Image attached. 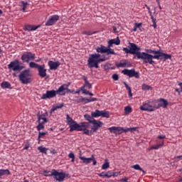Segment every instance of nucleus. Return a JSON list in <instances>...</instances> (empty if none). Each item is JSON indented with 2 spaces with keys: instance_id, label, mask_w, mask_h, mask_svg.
Here are the masks:
<instances>
[{
  "instance_id": "obj_57",
  "label": "nucleus",
  "mask_w": 182,
  "mask_h": 182,
  "mask_svg": "<svg viewBox=\"0 0 182 182\" xmlns=\"http://www.w3.org/2000/svg\"><path fill=\"white\" fill-rule=\"evenodd\" d=\"M91 159H92V166H96L97 164V161H96V159H95V156L92 155Z\"/></svg>"
},
{
  "instance_id": "obj_39",
  "label": "nucleus",
  "mask_w": 182,
  "mask_h": 182,
  "mask_svg": "<svg viewBox=\"0 0 182 182\" xmlns=\"http://www.w3.org/2000/svg\"><path fill=\"white\" fill-rule=\"evenodd\" d=\"M40 66H41V65H38L35 62H30L29 63V68H34V69H38V68Z\"/></svg>"
},
{
  "instance_id": "obj_30",
  "label": "nucleus",
  "mask_w": 182,
  "mask_h": 182,
  "mask_svg": "<svg viewBox=\"0 0 182 182\" xmlns=\"http://www.w3.org/2000/svg\"><path fill=\"white\" fill-rule=\"evenodd\" d=\"M19 6L22 7L21 11H23V12H26V6H28V2L21 1L19 2Z\"/></svg>"
},
{
  "instance_id": "obj_26",
  "label": "nucleus",
  "mask_w": 182,
  "mask_h": 182,
  "mask_svg": "<svg viewBox=\"0 0 182 182\" xmlns=\"http://www.w3.org/2000/svg\"><path fill=\"white\" fill-rule=\"evenodd\" d=\"M106 46H100V47H97L95 48L97 53H106Z\"/></svg>"
},
{
  "instance_id": "obj_48",
  "label": "nucleus",
  "mask_w": 182,
  "mask_h": 182,
  "mask_svg": "<svg viewBox=\"0 0 182 182\" xmlns=\"http://www.w3.org/2000/svg\"><path fill=\"white\" fill-rule=\"evenodd\" d=\"M125 66L126 68H132V65L129 60H125Z\"/></svg>"
},
{
  "instance_id": "obj_62",
  "label": "nucleus",
  "mask_w": 182,
  "mask_h": 182,
  "mask_svg": "<svg viewBox=\"0 0 182 182\" xmlns=\"http://www.w3.org/2000/svg\"><path fill=\"white\" fill-rule=\"evenodd\" d=\"M29 147H31V144H27L23 147V150H28V149H29Z\"/></svg>"
},
{
  "instance_id": "obj_11",
  "label": "nucleus",
  "mask_w": 182,
  "mask_h": 182,
  "mask_svg": "<svg viewBox=\"0 0 182 182\" xmlns=\"http://www.w3.org/2000/svg\"><path fill=\"white\" fill-rule=\"evenodd\" d=\"M122 73L128 76V77H135V79L140 78V73L136 71L134 68H132L131 70L124 69L123 70H122Z\"/></svg>"
},
{
  "instance_id": "obj_16",
  "label": "nucleus",
  "mask_w": 182,
  "mask_h": 182,
  "mask_svg": "<svg viewBox=\"0 0 182 182\" xmlns=\"http://www.w3.org/2000/svg\"><path fill=\"white\" fill-rule=\"evenodd\" d=\"M38 70V76H40V77H46L47 76V74H46V72H47V70L45 68V64H43L41 65H40L38 67V68H37Z\"/></svg>"
},
{
  "instance_id": "obj_10",
  "label": "nucleus",
  "mask_w": 182,
  "mask_h": 182,
  "mask_svg": "<svg viewBox=\"0 0 182 182\" xmlns=\"http://www.w3.org/2000/svg\"><path fill=\"white\" fill-rule=\"evenodd\" d=\"M36 58L35 53L29 51L24 52L21 56V59L23 63H29L31 60H33Z\"/></svg>"
},
{
  "instance_id": "obj_3",
  "label": "nucleus",
  "mask_w": 182,
  "mask_h": 182,
  "mask_svg": "<svg viewBox=\"0 0 182 182\" xmlns=\"http://www.w3.org/2000/svg\"><path fill=\"white\" fill-rule=\"evenodd\" d=\"M100 53H93L90 55V58L87 60V66L90 69L95 68V69H99V58H100Z\"/></svg>"
},
{
  "instance_id": "obj_45",
  "label": "nucleus",
  "mask_w": 182,
  "mask_h": 182,
  "mask_svg": "<svg viewBox=\"0 0 182 182\" xmlns=\"http://www.w3.org/2000/svg\"><path fill=\"white\" fill-rule=\"evenodd\" d=\"M68 157H69V159H71L72 163H73L75 161V154H73V152H70L68 154Z\"/></svg>"
},
{
  "instance_id": "obj_34",
  "label": "nucleus",
  "mask_w": 182,
  "mask_h": 182,
  "mask_svg": "<svg viewBox=\"0 0 182 182\" xmlns=\"http://www.w3.org/2000/svg\"><path fill=\"white\" fill-rule=\"evenodd\" d=\"M164 146V142H161V144L153 145L151 146V150H159V149H161V147H163Z\"/></svg>"
},
{
  "instance_id": "obj_13",
  "label": "nucleus",
  "mask_w": 182,
  "mask_h": 182,
  "mask_svg": "<svg viewBox=\"0 0 182 182\" xmlns=\"http://www.w3.org/2000/svg\"><path fill=\"white\" fill-rule=\"evenodd\" d=\"M60 16L57 14L53 15L49 17L48 21L46 22L45 26H53L59 21Z\"/></svg>"
},
{
  "instance_id": "obj_19",
  "label": "nucleus",
  "mask_w": 182,
  "mask_h": 182,
  "mask_svg": "<svg viewBox=\"0 0 182 182\" xmlns=\"http://www.w3.org/2000/svg\"><path fill=\"white\" fill-rule=\"evenodd\" d=\"M58 89H60V96H65L66 93H73L72 90H70L68 87H63V85L60 86Z\"/></svg>"
},
{
  "instance_id": "obj_21",
  "label": "nucleus",
  "mask_w": 182,
  "mask_h": 182,
  "mask_svg": "<svg viewBox=\"0 0 182 182\" xmlns=\"http://www.w3.org/2000/svg\"><path fill=\"white\" fill-rule=\"evenodd\" d=\"M113 45L119 46L120 45V38L119 37H117L116 38L111 39L108 41V48H112Z\"/></svg>"
},
{
  "instance_id": "obj_63",
  "label": "nucleus",
  "mask_w": 182,
  "mask_h": 182,
  "mask_svg": "<svg viewBox=\"0 0 182 182\" xmlns=\"http://www.w3.org/2000/svg\"><path fill=\"white\" fill-rule=\"evenodd\" d=\"M120 172H112V177H117Z\"/></svg>"
},
{
  "instance_id": "obj_44",
  "label": "nucleus",
  "mask_w": 182,
  "mask_h": 182,
  "mask_svg": "<svg viewBox=\"0 0 182 182\" xmlns=\"http://www.w3.org/2000/svg\"><path fill=\"white\" fill-rule=\"evenodd\" d=\"M150 89H151L150 85H146V84H143L142 85V90H150Z\"/></svg>"
},
{
  "instance_id": "obj_37",
  "label": "nucleus",
  "mask_w": 182,
  "mask_h": 182,
  "mask_svg": "<svg viewBox=\"0 0 182 182\" xmlns=\"http://www.w3.org/2000/svg\"><path fill=\"white\" fill-rule=\"evenodd\" d=\"M82 35H87V36H92V35H96V33H97V31H94L92 32V31H82Z\"/></svg>"
},
{
  "instance_id": "obj_31",
  "label": "nucleus",
  "mask_w": 182,
  "mask_h": 182,
  "mask_svg": "<svg viewBox=\"0 0 182 182\" xmlns=\"http://www.w3.org/2000/svg\"><path fill=\"white\" fill-rule=\"evenodd\" d=\"M112 47H109V45L107 47H106L105 53L107 55H116V53H114V50L111 48Z\"/></svg>"
},
{
  "instance_id": "obj_46",
  "label": "nucleus",
  "mask_w": 182,
  "mask_h": 182,
  "mask_svg": "<svg viewBox=\"0 0 182 182\" xmlns=\"http://www.w3.org/2000/svg\"><path fill=\"white\" fill-rule=\"evenodd\" d=\"M112 174H113V172H112V171H107L106 173H105V177L107 178H110L111 177H112Z\"/></svg>"
},
{
  "instance_id": "obj_59",
  "label": "nucleus",
  "mask_w": 182,
  "mask_h": 182,
  "mask_svg": "<svg viewBox=\"0 0 182 182\" xmlns=\"http://www.w3.org/2000/svg\"><path fill=\"white\" fill-rule=\"evenodd\" d=\"M64 106H65L64 103L57 104L56 105L57 109H62V107H63Z\"/></svg>"
},
{
  "instance_id": "obj_41",
  "label": "nucleus",
  "mask_w": 182,
  "mask_h": 182,
  "mask_svg": "<svg viewBox=\"0 0 182 182\" xmlns=\"http://www.w3.org/2000/svg\"><path fill=\"white\" fill-rule=\"evenodd\" d=\"M133 112V109H132V107L127 106L124 107V114H129Z\"/></svg>"
},
{
  "instance_id": "obj_8",
  "label": "nucleus",
  "mask_w": 182,
  "mask_h": 182,
  "mask_svg": "<svg viewBox=\"0 0 182 182\" xmlns=\"http://www.w3.org/2000/svg\"><path fill=\"white\" fill-rule=\"evenodd\" d=\"M8 69L14 72H21L23 69V66L21 65L19 60L16 59L8 65Z\"/></svg>"
},
{
  "instance_id": "obj_38",
  "label": "nucleus",
  "mask_w": 182,
  "mask_h": 182,
  "mask_svg": "<svg viewBox=\"0 0 182 182\" xmlns=\"http://www.w3.org/2000/svg\"><path fill=\"white\" fill-rule=\"evenodd\" d=\"M38 124L36 127L38 132H41V130H43L45 129V124L43 122H38Z\"/></svg>"
},
{
  "instance_id": "obj_9",
  "label": "nucleus",
  "mask_w": 182,
  "mask_h": 182,
  "mask_svg": "<svg viewBox=\"0 0 182 182\" xmlns=\"http://www.w3.org/2000/svg\"><path fill=\"white\" fill-rule=\"evenodd\" d=\"M60 89H58L57 90H47L45 94H43L41 96L42 100H46V99H53V97H56V95H60Z\"/></svg>"
},
{
  "instance_id": "obj_12",
  "label": "nucleus",
  "mask_w": 182,
  "mask_h": 182,
  "mask_svg": "<svg viewBox=\"0 0 182 182\" xmlns=\"http://www.w3.org/2000/svg\"><path fill=\"white\" fill-rule=\"evenodd\" d=\"M68 126H70V130L69 132H82V127H85V124H83V122H80V124H77L76 121L70 124Z\"/></svg>"
},
{
  "instance_id": "obj_27",
  "label": "nucleus",
  "mask_w": 182,
  "mask_h": 182,
  "mask_svg": "<svg viewBox=\"0 0 182 182\" xmlns=\"http://www.w3.org/2000/svg\"><path fill=\"white\" fill-rule=\"evenodd\" d=\"M150 102H151V105L152 106V109H154V112L156 109H159V100H154Z\"/></svg>"
},
{
  "instance_id": "obj_7",
  "label": "nucleus",
  "mask_w": 182,
  "mask_h": 182,
  "mask_svg": "<svg viewBox=\"0 0 182 182\" xmlns=\"http://www.w3.org/2000/svg\"><path fill=\"white\" fill-rule=\"evenodd\" d=\"M82 124H85V127H82V132H83V134H86V136H92L95 132H97L100 127H92L91 129L89 130V127H90V124L89 122H82Z\"/></svg>"
},
{
  "instance_id": "obj_56",
  "label": "nucleus",
  "mask_w": 182,
  "mask_h": 182,
  "mask_svg": "<svg viewBox=\"0 0 182 182\" xmlns=\"http://www.w3.org/2000/svg\"><path fill=\"white\" fill-rule=\"evenodd\" d=\"M149 15H150L152 23H157V21H156L157 20L156 18H154V16H153V14H149Z\"/></svg>"
},
{
  "instance_id": "obj_18",
  "label": "nucleus",
  "mask_w": 182,
  "mask_h": 182,
  "mask_svg": "<svg viewBox=\"0 0 182 182\" xmlns=\"http://www.w3.org/2000/svg\"><path fill=\"white\" fill-rule=\"evenodd\" d=\"M168 106V101L164 98H160L158 100V107L160 109V107H164V109H166Z\"/></svg>"
},
{
  "instance_id": "obj_22",
  "label": "nucleus",
  "mask_w": 182,
  "mask_h": 182,
  "mask_svg": "<svg viewBox=\"0 0 182 182\" xmlns=\"http://www.w3.org/2000/svg\"><path fill=\"white\" fill-rule=\"evenodd\" d=\"M1 89H12V85H11V82L4 81L1 83Z\"/></svg>"
},
{
  "instance_id": "obj_29",
  "label": "nucleus",
  "mask_w": 182,
  "mask_h": 182,
  "mask_svg": "<svg viewBox=\"0 0 182 182\" xmlns=\"http://www.w3.org/2000/svg\"><path fill=\"white\" fill-rule=\"evenodd\" d=\"M105 70H114L116 69V67L112 66L111 63H106L103 65Z\"/></svg>"
},
{
  "instance_id": "obj_51",
  "label": "nucleus",
  "mask_w": 182,
  "mask_h": 182,
  "mask_svg": "<svg viewBox=\"0 0 182 182\" xmlns=\"http://www.w3.org/2000/svg\"><path fill=\"white\" fill-rule=\"evenodd\" d=\"M112 78L113 80H119V75L118 74H113L112 75Z\"/></svg>"
},
{
  "instance_id": "obj_25",
  "label": "nucleus",
  "mask_w": 182,
  "mask_h": 182,
  "mask_svg": "<svg viewBox=\"0 0 182 182\" xmlns=\"http://www.w3.org/2000/svg\"><path fill=\"white\" fill-rule=\"evenodd\" d=\"M3 176H11L9 169H0V178H2Z\"/></svg>"
},
{
  "instance_id": "obj_20",
  "label": "nucleus",
  "mask_w": 182,
  "mask_h": 182,
  "mask_svg": "<svg viewBox=\"0 0 182 182\" xmlns=\"http://www.w3.org/2000/svg\"><path fill=\"white\" fill-rule=\"evenodd\" d=\"M41 28V26H33V25H26L24 26V31H28V32H33L36 31L37 29H39Z\"/></svg>"
},
{
  "instance_id": "obj_1",
  "label": "nucleus",
  "mask_w": 182,
  "mask_h": 182,
  "mask_svg": "<svg viewBox=\"0 0 182 182\" xmlns=\"http://www.w3.org/2000/svg\"><path fill=\"white\" fill-rule=\"evenodd\" d=\"M141 60H143L144 64L149 63L154 66L156 62L153 59H156L157 60H164L166 62L167 59H171V55L163 53L161 50H151L145 49V52H142L141 56Z\"/></svg>"
},
{
  "instance_id": "obj_28",
  "label": "nucleus",
  "mask_w": 182,
  "mask_h": 182,
  "mask_svg": "<svg viewBox=\"0 0 182 182\" xmlns=\"http://www.w3.org/2000/svg\"><path fill=\"white\" fill-rule=\"evenodd\" d=\"M123 85L126 87L127 90H128V96L129 97H133V93H132V88L126 82H123Z\"/></svg>"
},
{
  "instance_id": "obj_49",
  "label": "nucleus",
  "mask_w": 182,
  "mask_h": 182,
  "mask_svg": "<svg viewBox=\"0 0 182 182\" xmlns=\"http://www.w3.org/2000/svg\"><path fill=\"white\" fill-rule=\"evenodd\" d=\"M82 105H87V103H89L88 98L82 97Z\"/></svg>"
},
{
  "instance_id": "obj_52",
  "label": "nucleus",
  "mask_w": 182,
  "mask_h": 182,
  "mask_svg": "<svg viewBox=\"0 0 182 182\" xmlns=\"http://www.w3.org/2000/svg\"><path fill=\"white\" fill-rule=\"evenodd\" d=\"M82 97H78L77 99L75 100V103H82Z\"/></svg>"
},
{
  "instance_id": "obj_32",
  "label": "nucleus",
  "mask_w": 182,
  "mask_h": 182,
  "mask_svg": "<svg viewBox=\"0 0 182 182\" xmlns=\"http://www.w3.org/2000/svg\"><path fill=\"white\" fill-rule=\"evenodd\" d=\"M101 114H102V111L99 109H96L95 112H91V116H92V117H100Z\"/></svg>"
},
{
  "instance_id": "obj_54",
  "label": "nucleus",
  "mask_w": 182,
  "mask_h": 182,
  "mask_svg": "<svg viewBox=\"0 0 182 182\" xmlns=\"http://www.w3.org/2000/svg\"><path fill=\"white\" fill-rule=\"evenodd\" d=\"M46 134H48V132H38V139H41V137H42V136H46Z\"/></svg>"
},
{
  "instance_id": "obj_58",
  "label": "nucleus",
  "mask_w": 182,
  "mask_h": 182,
  "mask_svg": "<svg viewBox=\"0 0 182 182\" xmlns=\"http://www.w3.org/2000/svg\"><path fill=\"white\" fill-rule=\"evenodd\" d=\"M143 25V23H135L134 26H136V28L140 29V28H141V26Z\"/></svg>"
},
{
  "instance_id": "obj_6",
  "label": "nucleus",
  "mask_w": 182,
  "mask_h": 182,
  "mask_svg": "<svg viewBox=\"0 0 182 182\" xmlns=\"http://www.w3.org/2000/svg\"><path fill=\"white\" fill-rule=\"evenodd\" d=\"M84 119L88 122L89 124H92L93 127L100 128L103 126V122L102 121L96 120L93 116L89 114H84Z\"/></svg>"
},
{
  "instance_id": "obj_61",
  "label": "nucleus",
  "mask_w": 182,
  "mask_h": 182,
  "mask_svg": "<svg viewBox=\"0 0 182 182\" xmlns=\"http://www.w3.org/2000/svg\"><path fill=\"white\" fill-rule=\"evenodd\" d=\"M99 177H106V173L105 172H101L98 173Z\"/></svg>"
},
{
  "instance_id": "obj_35",
  "label": "nucleus",
  "mask_w": 182,
  "mask_h": 182,
  "mask_svg": "<svg viewBox=\"0 0 182 182\" xmlns=\"http://www.w3.org/2000/svg\"><path fill=\"white\" fill-rule=\"evenodd\" d=\"M109 166H110V164L109 163V160L105 159V162L102 166V170H106L109 168Z\"/></svg>"
},
{
  "instance_id": "obj_60",
  "label": "nucleus",
  "mask_w": 182,
  "mask_h": 182,
  "mask_svg": "<svg viewBox=\"0 0 182 182\" xmlns=\"http://www.w3.org/2000/svg\"><path fill=\"white\" fill-rule=\"evenodd\" d=\"M100 58H102V59H105V60H109V58L106 56V55L105 54L100 55Z\"/></svg>"
},
{
  "instance_id": "obj_4",
  "label": "nucleus",
  "mask_w": 182,
  "mask_h": 182,
  "mask_svg": "<svg viewBox=\"0 0 182 182\" xmlns=\"http://www.w3.org/2000/svg\"><path fill=\"white\" fill-rule=\"evenodd\" d=\"M129 49L128 48H123L122 50L125 53H130L131 55H136L137 59H141L142 52H136L137 45L134 43H129Z\"/></svg>"
},
{
  "instance_id": "obj_33",
  "label": "nucleus",
  "mask_w": 182,
  "mask_h": 182,
  "mask_svg": "<svg viewBox=\"0 0 182 182\" xmlns=\"http://www.w3.org/2000/svg\"><path fill=\"white\" fill-rule=\"evenodd\" d=\"M101 117L109 119V117H110V112L106 110H101Z\"/></svg>"
},
{
  "instance_id": "obj_40",
  "label": "nucleus",
  "mask_w": 182,
  "mask_h": 182,
  "mask_svg": "<svg viewBox=\"0 0 182 182\" xmlns=\"http://www.w3.org/2000/svg\"><path fill=\"white\" fill-rule=\"evenodd\" d=\"M38 150L40 151V153H43V154H47L48 153V149L42 146H38Z\"/></svg>"
},
{
  "instance_id": "obj_24",
  "label": "nucleus",
  "mask_w": 182,
  "mask_h": 182,
  "mask_svg": "<svg viewBox=\"0 0 182 182\" xmlns=\"http://www.w3.org/2000/svg\"><path fill=\"white\" fill-rule=\"evenodd\" d=\"M37 117H38V120H37V123H43L45 124V123H48V118L44 117L41 116V114H37Z\"/></svg>"
},
{
  "instance_id": "obj_43",
  "label": "nucleus",
  "mask_w": 182,
  "mask_h": 182,
  "mask_svg": "<svg viewBox=\"0 0 182 182\" xmlns=\"http://www.w3.org/2000/svg\"><path fill=\"white\" fill-rule=\"evenodd\" d=\"M66 120H67V124H71L72 123H73L75 122V120H73V119H72V117H70V116H69V114L66 115Z\"/></svg>"
},
{
  "instance_id": "obj_53",
  "label": "nucleus",
  "mask_w": 182,
  "mask_h": 182,
  "mask_svg": "<svg viewBox=\"0 0 182 182\" xmlns=\"http://www.w3.org/2000/svg\"><path fill=\"white\" fill-rule=\"evenodd\" d=\"M90 102H97V98L96 97L88 98V103H90Z\"/></svg>"
},
{
  "instance_id": "obj_42",
  "label": "nucleus",
  "mask_w": 182,
  "mask_h": 182,
  "mask_svg": "<svg viewBox=\"0 0 182 182\" xmlns=\"http://www.w3.org/2000/svg\"><path fill=\"white\" fill-rule=\"evenodd\" d=\"M115 66H117V68H126V62H125V60H122V63L120 62L119 63H117L115 64Z\"/></svg>"
},
{
  "instance_id": "obj_64",
  "label": "nucleus",
  "mask_w": 182,
  "mask_h": 182,
  "mask_svg": "<svg viewBox=\"0 0 182 182\" xmlns=\"http://www.w3.org/2000/svg\"><path fill=\"white\" fill-rule=\"evenodd\" d=\"M158 139H166V135H159Z\"/></svg>"
},
{
  "instance_id": "obj_17",
  "label": "nucleus",
  "mask_w": 182,
  "mask_h": 182,
  "mask_svg": "<svg viewBox=\"0 0 182 182\" xmlns=\"http://www.w3.org/2000/svg\"><path fill=\"white\" fill-rule=\"evenodd\" d=\"M60 65V62L59 61L54 62L53 60H49L48 62V65L50 68V70H56Z\"/></svg>"
},
{
  "instance_id": "obj_23",
  "label": "nucleus",
  "mask_w": 182,
  "mask_h": 182,
  "mask_svg": "<svg viewBox=\"0 0 182 182\" xmlns=\"http://www.w3.org/2000/svg\"><path fill=\"white\" fill-rule=\"evenodd\" d=\"M79 159L82 161V163H84V164H89L92 163V160H93V158H92V157L86 158V157L82 156H80Z\"/></svg>"
},
{
  "instance_id": "obj_2",
  "label": "nucleus",
  "mask_w": 182,
  "mask_h": 182,
  "mask_svg": "<svg viewBox=\"0 0 182 182\" xmlns=\"http://www.w3.org/2000/svg\"><path fill=\"white\" fill-rule=\"evenodd\" d=\"M18 80L23 85H29V83H32V74H31V70L27 69L21 71L18 75Z\"/></svg>"
},
{
  "instance_id": "obj_36",
  "label": "nucleus",
  "mask_w": 182,
  "mask_h": 182,
  "mask_svg": "<svg viewBox=\"0 0 182 182\" xmlns=\"http://www.w3.org/2000/svg\"><path fill=\"white\" fill-rule=\"evenodd\" d=\"M132 168H134V170H139V171H142V173H144V174H146V171H144V170H143V168H141L140 167V165L139 164H135L134 166H131Z\"/></svg>"
},
{
  "instance_id": "obj_50",
  "label": "nucleus",
  "mask_w": 182,
  "mask_h": 182,
  "mask_svg": "<svg viewBox=\"0 0 182 182\" xmlns=\"http://www.w3.org/2000/svg\"><path fill=\"white\" fill-rule=\"evenodd\" d=\"M138 130H139V127L129 128V132H131V133H133V132H137Z\"/></svg>"
},
{
  "instance_id": "obj_5",
  "label": "nucleus",
  "mask_w": 182,
  "mask_h": 182,
  "mask_svg": "<svg viewBox=\"0 0 182 182\" xmlns=\"http://www.w3.org/2000/svg\"><path fill=\"white\" fill-rule=\"evenodd\" d=\"M46 177H53L57 181H63L66 177H68L69 173H65L64 172H59L56 169H52L50 175H44Z\"/></svg>"
},
{
  "instance_id": "obj_47",
  "label": "nucleus",
  "mask_w": 182,
  "mask_h": 182,
  "mask_svg": "<svg viewBox=\"0 0 182 182\" xmlns=\"http://www.w3.org/2000/svg\"><path fill=\"white\" fill-rule=\"evenodd\" d=\"M84 86L85 87H87L88 89H92V84H90L89 81H87L86 82H85Z\"/></svg>"
},
{
  "instance_id": "obj_15",
  "label": "nucleus",
  "mask_w": 182,
  "mask_h": 182,
  "mask_svg": "<svg viewBox=\"0 0 182 182\" xmlns=\"http://www.w3.org/2000/svg\"><path fill=\"white\" fill-rule=\"evenodd\" d=\"M108 130L114 134H122L123 133V127H111L108 128Z\"/></svg>"
},
{
  "instance_id": "obj_14",
  "label": "nucleus",
  "mask_w": 182,
  "mask_h": 182,
  "mask_svg": "<svg viewBox=\"0 0 182 182\" xmlns=\"http://www.w3.org/2000/svg\"><path fill=\"white\" fill-rule=\"evenodd\" d=\"M140 110H142L143 112H154V109H153V107L151 106V101L143 104L140 107Z\"/></svg>"
},
{
  "instance_id": "obj_55",
  "label": "nucleus",
  "mask_w": 182,
  "mask_h": 182,
  "mask_svg": "<svg viewBox=\"0 0 182 182\" xmlns=\"http://www.w3.org/2000/svg\"><path fill=\"white\" fill-rule=\"evenodd\" d=\"M43 173H43L44 177H46L45 175L49 176L50 175L49 173H52V171H48V170H44V171H43Z\"/></svg>"
}]
</instances>
